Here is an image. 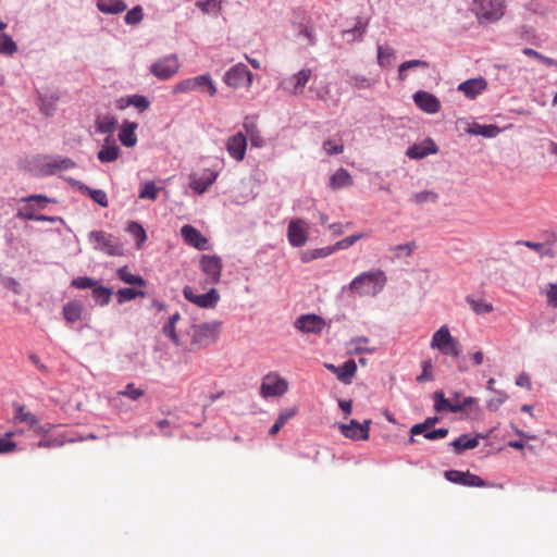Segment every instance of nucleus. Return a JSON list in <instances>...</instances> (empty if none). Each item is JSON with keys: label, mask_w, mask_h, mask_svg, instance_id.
Instances as JSON below:
<instances>
[{"label": "nucleus", "mask_w": 557, "mask_h": 557, "mask_svg": "<svg viewBox=\"0 0 557 557\" xmlns=\"http://www.w3.org/2000/svg\"><path fill=\"white\" fill-rule=\"evenodd\" d=\"M327 367L333 372H335L337 375V379L345 384L350 383L351 377L354 376V374L357 371V364H356L355 360H352V359L345 361L343 363V366H341V367H335L333 364H330Z\"/></svg>", "instance_id": "obj_27"}, {"label": "nucleus", "mask_w": 557, "mask_h": 557, "mask_svg": "<svg viewBox=\"0 0 557 557\" xmlns=\"http://www.w3.org/2000/svg\"><path fill=\"white\" fill-rule=\"evenodd\" d=\"M487 84L486 81L482 77L468 79L458 86V90L463 92L466 97L470 99H474L478 95H480L485 88Z\"/></svg>", "instance_id": "obj_24"}, {"label": "nucleus", "mask_w": 557, "mask_h": 557, "mask_svg": "<svg viewBox=\"0 0 557 557\" xmlns=\"http://www.w3.org/2000/svg\"><path fill=\"white\" fill-rule=\"evenodd\" d=\"M196 7L199 8L203 13L218 14L221 10V1L219 0H203L197 1Z\"/></svg>", "instance_id": "obj_50"}, {"label": "nucleus", "mask_w": 557, "mask_h": 557, "mask_svg": "<svg viewBox=\"0 0 557 557\" xmlns=\"http://www.w3.org/2000/svg\"><path fill=\"white\" fill-rule=\"evenodd\" d=\"M143 17L144 13L141 7L136 5L125 14L124 22L127 25H136L141 22Z\"/></svg>", "instance_id": "obj_53"}, {"label": "nucleus", "mask_w": 557, "mask_h": 557, "mask_svg": "<svg viewBox=\"0 0 557 557\" xmlns=\"http://www.w3.org/2000/svg\"><path fill=\"white\" fill-rule=\"evenodd\" d=\"M207 87L208 94L213 97L216 94V87L209 74H202L196 77L186 78L178 82L173 87V94L189 92L196 89Z\"/></svg>", "instance_id": "obj_7"}, {"label": "nucleus", "mask_w": 557, "mask_h": 557, "mask_svg": "<svg viewBox=\"0 0 557 557\" xmlns=\"http://www.w3.org/2000/svg\"><path fill=\"white\" fill-rule=\"evenodd\" d=\"M334 251H335L334 246L308 250V251L302 252L301 260H302V262H310L315 259L325 258V257L332 255Z\"/></svg>", "instance_id": "obj_39"}, {"label": "nucleus", "mask_w": 557, "mask_h": 557, "mask_svg": "<svg viewBox=\"0 0 557 557\" xmlns=\"http://www.w3.org/2000/svg\"><path fill=\"white\" fill-rule=\"evenodd\" d=\"M416 248L417 244L412 240L410 243L392 246L389 247V251L394 253L395 258H400L401 256L410 257Z\"/></svg>", "instance_id": "obj_46"}, {"label": "nucleus", "mask_w": 557, "mask_h": 557, "mask_svg": "<svg viewBox=\"0 0 557 557\" xmlns=\"http://www.w3.org/2000/svg\"><path fill=\"white\" fill-rule=\"evenodd\" d=\"M97 284L98 281L89 276H77L71 282V286L77 289L90 288L92 290Z\"/></svg>", "instance_id": "obj_51"}, {"label": "nucleus", "mask_w": 557, "mask_h": 557, "mask_svg": "<svg viewBox=\"0 0 557 557\" xmlns=\"http://www.w3.org/2000/svg\"><path fill=\"white\" fill-rule=\"evenodd\" d=\"M369 422L370 420H363V422L347 420V422L335 423L334 428H337L347 438L362 441L369 437Z\"/></svg>", "instance_id": "obj_11"}, {"label": "nucleus", "mask_w": 557, "mask_h": 557, "mask_svg": "<svg viewBox=\"0 0 557 557\" xmlns=\"http://www.w3.org/2000/svg\"><path fill=\"white\" fill-rule=\"evenodd\" d=\"M360 238H362V234H354V235L347 236L344 239L338 240L335 245H333L334 249L335 250L347 249L348 247L356 244Z\"/></svg>", "instance_id": "obj_60"}, {"label": "nucleus", "mask_w": 557, "mask_h": 557, "mask_svg": "<svg viewBox=\"0 0 557 557\" xmlns=\"http://www.w3.org/2000/svg\"><path fill=\"white\" fill-rule=\"evenodd\" d=\"M138 124L136 122L125 121L121 126L119 139L127 148L134 147L137 144V136L135 131Z\"/></svg>", "instance_id": "obj_26"}, {"label": "nucleus", "mask_w": 557, "mask_h": 557, "mask_svg": "<svg viewBox=\"0 0 557 557\" xmlns=\"http://www.w3.org/2000/svg\"><path fill=\"white\" fill-rule=\"evenodd\" d=\"M35 206L33 203H28L24 208L18 209L16 213V218L26 220V221H35L36 213H35Z\"/></svg>", "instance_id": "obj_58"}, {"label": "nucleus", "mask_w": 557, "mask_h": 557, "mask_svg": "<svg viewBox=\"0 0 557 557\" xmlns=\"http://www.w3.org/2000/svg\"><path fill=\"white\" fill-rule=\"evenodd\" d=\"M120 152L119 146L112 140L111 136H108L104 140V145L98 151L97 158L102 163L113 162L119 158Z\"/></svg>", "instance_id": "obj_25"}, {"label": "nucleus", "mask_w": 557, "mask_h": 557, "mask_svg": "<svg viewBox=\"0 0 557 557\" xmlns=\"http://www.w3.org/2000/svg\"><path fill=\"white\" fill-rule=\"evenodd\" d=\"M17 51V45L5 33L0 32V54L12 55Z\"/></svg>", "instance_id": "obj_42"}, {"label": "nucleus", "mask_w": 557, "mask_h": 557, "mask_svg": "<svg viewBox=\"0 0 557 557\" xmlns=\"http://www.w3.org/2000/svg\"><path fill=\"white\" fill-rule=\"evenodd\" d=\"M416 106L429 114H435L441 110V101L433 94L428 91H417L413 95Z\"/></svg>", "instance_id": "obj_18"}, {"label": "nucleus", "mask_w": 557, "mask_h": 557, "mask_svg": "<svg viewBox=\"0 0 557 557\" xmlns=\"http://www.w3.org/2000/svg\"><path fill=\"white\" fill-rule=\"evenodd\" d=\"M180 61L176 54H168L153 62L149 71L160 81H168L173 77L180 70Z\"/></svg>", "instance_id": "obj_8"}, {"label": "nucleus", "mask_w": 557, "mask_h": 557, "mask_svg": "<svg viewBox=\"0 0 557 557\" xmlns=\"http://www.w3.org/2000/svg\"><path fill=\"white\" fill-rule=\"evenodd\" d=\"M126 231L137 239V247L141 248L143 244L147 239V234L143 225L136 221H132L128 223Z\"/></svg>", "instance_id": "obj_40"}, {"label": "nucleus", "mask_w": 557, "mask_h": 557, "mask_svg": "<svg viewBox=\"0 0 557 557\" xmlns=\"http://www.w3.org/2000/svg\"><path fill=\"white\" fill-rule=\"evenodd\" d=\"M394 51L389 47H377V62L380 65L384 66L389 63V59L393 57Z\"/></svg>", "instance_id": "obj_57"}, {"label": "nucleus", "mask_w": 557, "mask_h": 557, "mask_svg": "<svg viewBox=\"0 0 557 557\" xmlns=\"http://www.w3.org/2000/svg\"><path fill=\"white\" fill-rule=\"evenodd\" d=\"M432 362L431 360H425L422 362V373L417 376V381L420 383L433 381V375L431 373Z\"/></svg>", "instance_id": "obj_62"}, {"label": "nucleus", "mask_w": 557, "mask_h": 557, "mask_svg": "<svg viewBox=\"0 0 557 557\" xmlns=\"http://www.w3.org/2000/svg\"><path fill=\"white\" fill-rule=\"evenodd\" d=\"M386 281V275L382 270L362 272L349 283L347 288L361 296L376 295L383 289Z\"/></svg>", "instance_id": "obj_2"}, {"label": "nucleus", "mask_w": 557, "mask_h": 557, "mask_svg": "<svg viewBox=\"0 0 557 557\" xmlns=\"http://www.w3.org/2000/svg\"><path fill=\"white\" fill-rule=\"evenodd\" d=\"M97 8L104 14H119L127 9L124 0H98Z\"/></svg>", "instance_id": "obj_30"}, {"label": "nucleus", "mask_w": 557, "mask_h": 557, "mask_svg": "<svg viewBox=\"0 0 557 557\" xmlns=\"http://www.w3.org/2000/svg\"><path fill=\"white\" fill-rule=\"evenodd\" d=\"M184 297L200 308H214L220 299V295L215 288H211L208 293L196 295L190 286L183 289Z\"/></svg>", "instance_id": "obj_13"}, {"label": "nucleus", "mask_w": 557, "mask_h": 557, "mask_svg": "<svg viewBox=\"0 0 557 557\" xmlns=\"http://www.w3.org/2000/svg\"><path fill=\"white\" fill-rule=\"evenodd\" d=\"M40 104L39 109L40 112L44 113L46 116H51L55 112V103L52 99L44 98L42 96L39 97Z\"/></svg>", "instance_id": "obj_59"}, {"label": "nucleus", "mask_w": 557, "mask_h": 557, "mask_svg": "<svg viewBox=\"0 0 557 557\" xmlns=\"http://www.w3.org/2000/svg\"><path fill=\"white\" fill-rule=\"evenodd\" d=\"M84 306L79 300H72L64 305L62 313L69 323L77 322L82 318Z\"/></svg>", "instance_id": "obj_31"}, {"label": "nucleus", "mask_w": 557, "mask_h": 557, "mask_svg": "<svg viewBox=\"0 0 557 557\" xmlns=\"http://www.w3.org/2000/svg\"><path fill=\"white\" fill-rule=\"evenodd\" d=\"M181 235L188 245L199 250L207 249L208 239L196 227L186 224L181 228Z\"/></svg>", "instance_id": "obj_20"}, {"label": "nucleus", "mask_w": 557, "mask_h": 557, "mask_svg": "<svg viewBox=\"0 0 557 557\" xmlns=\"http://www.w3.org/2000/svg\"><path fill=\"white\" fill-rule=\"evenodd\" d=\"M2 286L16 295H20L22 292L21 284L11 276H2L0 278Z\"/></svg>", "instance_id": "obj_56"}, {"label": "nucleus", "mask_w": 557, "mask_h": 557, "mask_svg": "<svg viewBox=\"0 0 557 557\" xmlns=\"http://www.w3.org/2000/svg\"><path fill=\"white\" fill-rule=\"evenodd\" d=\"M145 296H146V293L144 290L135 289L132 287L120 288L116 292V298H117L119 304H123V302L133 300L136 297H145Z\"/></svg>", "instance_id": "obj_41"}, {"label": "nucleus", "mask_w": 557, "mask_h": 557, "mask_svg": "<svg viewBox=\"0 0 557 557\" xmlns=\"http://www.w3.org/2000/svg\"><path fill=\"white\" fill-rule=\"evenodd\" d=\"M244 128L249 136L251 146L260 148L264 146V139L253 122H244Z\"/></svg>", "instance_id": "obj_36"}, {"label": "nucleus", "mask_w": 557, "mask_h": 557, "mask_svg": "<svg viewBox=\"0 0 557 557\" xmlns=\"http://www.w3.org/2000/svg\"><path fill=\"white\" fill-rule=\"evenodd\" d=\"M67 182L73 186L76 187L78 190H81L84 194H87L99 206L107 208L109 206L108 196L104 190L102 189H92L85 185L84 183L74 180L69 178Z\"/></svg>", "instance_id": "obj_21"}, {"label": "nucleus", "mask_w": 557, "mask_h": 557, "mask_svg": "<svg viewBox=\"0 0 557 557\" xmlns=\"http://www.w3.org/2000/svg\"><path fill=\"white\" fill-rule=\"evenodd\" d=\"M158 193L159 188L156 186L153 182H146L139 191V198L156 200L158 197Z\"/></svg>", "instance_id": "obj_52"}, {"label": "nucleus", "mask_w": 557, "mask_h": 557, "mask_svg": "<svg viewBox=\"0 0 557 557\" xmlns=\"http://www.w3.org/2000/svg\"><path fill=\"white\" fill-rule=\"evenodd\" d=\"M323 149L329 156L333 154H339L344 151V145L343 144H334L332 139H326L323 143Z\"/></svg>", "instance_id": "obj_63"}, {"label": "nucleus", "mask_w": 557, "mask_h": 557, "mask_svg": "<svg viewBox=\"0 0 557 557\" xmlns=\"http://www.w3.org/2000/svg\"><path fill=\"white\" fill-rule=\"evenodd\" d=\"M445 478L456 484L472 486V487H485L488 484L481 479L479 475L470 473L469 471L449 470L445 472Z\"/></svg>", "instance_id": "obj_15"}, {"label": "nucleus", "mask_w": 557, "mask_h": 557, "mask_svg": "<svg viewBox=\"0 0 557 557\" xmlns=\"http://www.w3.org/2000/svg\"><path fill=\"white\" fill-rule=\"evenodd\" d=\"M117 277L129 285L146 286L147 282L140 275L133 274L128 271L127 267H122L117 270Z\"/></svg>", "instance_id": "obj_37"}, {"label": "nucleus", "mask_w": 557, "mask_h": 557, "mask_svg": "<svg viewBox=\"0 0 557 557\" xmlns=\"http://www.w3.org/2000/svg\"><path fill=\"white\" fill-rule=\"evenodd\" d=\"M91 294L96 304L101 307H104L111 300L112 289L97 284L95 288L91 290Z\"/></svg>", "instance_id": "obj_38"}, {"label": "nucleus", "mask_w": 557, "mask_h": 557, "mask_svg": "<svg viewBox=\"0 0 557 557\" xmlns=\"http://www.w3.org/2000/svg\"><path fill=\"white\" fill-rule=\"evenodd\" d=\"M22 201L27 203H35V209H45L48 203L57 202L55 199L49 198L45 195H29L27 197L22 198Z\"/></svg>", "instance_id": "obj_47"}, {"label": "nucleus", "mask_w": 557, "mask_h": 557, "mask_svg": "<svg viewBox=\"0 0 557 557\" xmlns=\"http://www.w3.org/2000/svg\"><path fill=\"white\" fill-rule=\"evenodd\" d=\"M370 23L369 16H357L354 18V24L342 32V36L346 38L347 42L352 44L362 41Z\"/></svg>", "instance_id": "obj_16"}, {"label": "nucleus", "mask_w": 557, "mask_h": 557, "mask_svg": "<svg viewBox=\"0 0 557 557\" xmlns=\"http://www.w3.org/2000/svg\"><path fill=\"white\" fill-rule=\"evenodd\" d=\"M494 393L495 396L488 399L486 404L490 412H495L499 408V406L503 405L507 399V395L504 392L495 391Z\"/></svg>", "instance_id": "obj_54"}, {"label": "nucleus", "mask_w": 557, "mask_h": 557, "mask_svg": "<svg viewBox=\"0 0 557 557\" xmlns=\"http://www.w3.org/2000/svg\"><path fill=\"white\" fill-rule=\"evenodd\" d=\"M438 150L436 144L428 138L423 144H416L410 146L407 151L406 156L413 160H420L429 154L436 153Z\"/></svg>", "instance_id": "obj_22"}, {"label": "nucleus", "mask_w": 557, "mask_h": 557, "mask_svg": "<svg viewBox=\"0 0 557 557\" xmlns=\"http://www.w3.org/2000/svg\"><path fill=\"white\" fill-rule=\"evenodd\" d=\"M453 336L446 325L440 327L433 335L431 341V347L443 350L449 342H451Z\"/></svg>", "instance_id": "obj_33"}, {"label": "nucleus", "mask_w": 557, "mask_h": 557, "mask_svg": "<svg viewBox=\"0 0 557 557\" xmlns=\"http://www.w3.org/2000/svg\"><path fill=\"white\" fill-rule=\"evenodd\" d=\"M466 300L476 314L490 313L494 309L492 304L486 302L483 299H475L472 296H468Z\"/></svg>", "instance_id": "obj_44"}, {"label": "nucleus", "mask_w": 557, "mask_h": 557, "mask_svg": "<svg viewBox=\"0 0 557 557\" xmlns=\"http://www.w3.org/2000/svg\"><path fill=\"white\" fill-rule=\"evenodd\" d=\"M352 185V177L349 172L341 168L330 178V186L334 189L347 187Z\"/></svg>", "instance_id": "obj_32"}, {"label": "nucleus", "mask_w": 557, "mask_h": 557, "mask_svg": "<svg viewBox=\"0 0 557 557\" xmlns=\"http://www.w3.org/2000/svg\"><path fill=\"white\" fill-rule=\"evenodd\" d=\"M309 224L302 219H293L287 227V237L293 247H302L308 240Z\"/></svg>", "instance_id": "obj_12"}, {"label": "nucleus", "mask_w": 557, "mask_h": 557, "mask_svg": "<svg viewBox=\"0 0 557 557\" xmlns=\"http://www.w3.org/2000/svg\"><path fill=\"white\" fill-rule=\"evenodd\" d=\"M126 106H133L137 108L139 111L147 110L150 106V102L147 97L141 95H133L126 97V99H121L119 108L124 109Z\"/></svg>", "instance_id": "obj_35"}, {"label": "nucleus", "mask_w": 557, "mask_h": 557, "mask_svg": "<svg viewBox=\"0 0 557 557\" xmlns=\"http://www.w3.org/2000/svg\"><path fill=\"white\" fill-rule=\"evenodd\" d=\"M89 242L94 245V249L101 251L108 256H122L123 245L117 237L104 231H91L88 234Z\"/></svg>", "instance_id": "obj_5"}, {"label": "nucleus", "mask_w": 557, "mask_h": 557, "mask_svg": "<svg viewBox=\"0 0 557 557\" xmlns=\"http://www.w3.org/2000/svg\"><path fill=\"white\" fill-rule=\"evenodd\" d=\"M288 389V382L281 377L276 372L268 373L262 377L260 385V395L263 398L280 397Z\"/></svg>", "instance_id": "obj_9"}, {"label": "nucleus", "mask_w": 557, "mask_h": 557, "mask_svg": "<svg viewBox=\"0 0 557 557\" xmlns=\"http://www.w3.org/2000/svg\"><path fill=\"white\" fill-rule=\"evenodd\" d=\"M252 73L244 63H237L228 69L224 75V83L232 88L250 87Z\"/></svg>", "instance_id": "obj_10"}, {"label": "nucleus", "mask_w": 557, "mask_h": 557, "mask_svg": "<svg viewBox=\"0 0 557 557\" xmlns=\"http://www.w3.org/2000/svg\"><path fill=\"white\" fill-rule=\"evenodd\" d=\"M438 199V195L432 190H423V191H419V193H414L412 196H411V201H413L414 203L421 206L428 201H431L433 203H435Z\"/></svg>", "instance_id": "obj_48"}, {"label": "nucleus", "mask_w": 557, "mask_h": 557, "mask_svg": "<svg viewBox=\"0 0 557 557\" xmlns=\"http://www.w3.org/2000/svg\"><path fill=\"white\" fill-rule=\"evenodd\" d=\"M547 305L557 308V284L549 283L546 292Z\"/></svg>", "instance_id": "obj_64"}, {"label": "nucleus", "mask_w": 557, "mask_h": 557, "mask_svg": "<svg viewBox=\"0 0 557 557\" xmlns=\"http://www.w3.org/2000/svg\"><path fill=\"white\" fill-rule=\"evenodd\" d=\"M200 268L207 275L209 283L218 284L220 282L223 265L219 256L203 255L200 259Z\"/></svg>", "instance_id": "obj_14"}, {"label": "nucleus", "mask_w": 557, "mask_h": 557, "mask_svg": "<svg viewBox=\"0 0 557 557\" xmlns=\"http://www.w3.org/2000/svg\"><path fill=\"white\" fill-rule=\"evenodd\" d=\"M325 320L317 314H302L297 318L295 327L304 333L319 334L325 326Z\"/></svg>", "instance_id": "obj_17"}, {"label": "nucleus", "mask_w": 557, "mask_h": 557, "mask_svg": "<svg viewBox=\"0 0 557 557\" xmlns=\"http://www.w3.org/2000/svg\"><path fill=\"white\" fill-rule=\"evenodd\" d=\"M117 126V120L114 116H98L95 122L96 132L99 134H112Z\"/></svg>", "instance_id": "obj_34"}, {"label": "nucleus", "mask_w": 557, "mask_h": 557, "mask_svg": "<svg viewBox=\"0 0 557 557\" xmlns=\"http://www.w3.org/2000/svg\"><path fill=\"white\" fill-rule=\"evenodd\" d=\"M119 395L128 397L132 400H137L144 395V391L137 388L133 383H128L123 391L119 392Z\"/></svg>", "instance_id": "obj_55"}, {"label": "nucleus", "mask_w": 557, "mask_h": 557, "mask_svg": "<svg viewBox=\"0 0 557 557\" xmlns=\"http://www.w3.org/2000/svg\"><path fill=\"white\" fill-rule=\"evenodd\" d=\"M312 71L310 69H302L298 73L294 74L287 81L284 82L285 85L293 86V92L295 95L299 94L305 85L309 82L311 77Z\"/></svg>", "instance_id": "obj_28"}, {"label": "nucleus", "mask_w": 557, "mask_h": 557, "mask_svg": "<svg viewBox=\"0 0 557 557\" xmlns=\"http://www.w3.org/2000/svg\"><path fill=\"white\" fill-rule=\"evenodd\" d=\"M220 322H206L201 324H194L190 329V345L193 349L206 348L219 338Z\"/></svg>", "instance_id": "obj_4"}, {"label": "nucleus", "mask_w": 557, "mask_h": 557, "mask_svg": "<svg viewBox=\"0 0 557 557\" xmlns=\"http://www.w3.org/2000/svg\"><path fill=\"white\" fill-rule=\"evenodd\" d=\"M416 67L428 69L429 67V63L426 61H424V60H409V61L403 62L398 66V78H399V81L403 82V81L406 79L405 72L407 70L416 69Z\"/></svg>", "instance_id": "obj_45"}, {"label": "nucleus", "mask_w": 557, "mask_h": 557, "mask_svg": "<svg viewBox=\"0 0 557 557\" xmlns=\"http://www.w3.org/2000/svg\"><path fill=\"white\" fill-rule=\"evenodd\" d=\"M76 168V162L67 157L37 156L32 160V170L41 176L55 175L60 171Z\"/></svg>", "instance_id": "obj_3"}, {"label": "nucleus", "mask_w": 557, "mask_h": 557, "mask_svg": "<svg viewBox=\"0 0 557 557\" xmlns=\"http://www.w3.org/2000/svg\"><path fill=\"white\" fill-rule=\"evenodd\" d=\"M522 53L527 57L534 58L539 60L540 62L544 63L547 66H555L557 67V60L553 58H548L540 53L539 51L532 49V48H524L522 50Z\"/></svg>", "instance_id": "obj_49"}, {"label": "nucleus", "mask_w": 557, "mask_h": 557, "mask_svg": "<svg viewBox=\"0 0 557 557\" xmlns=\"http://www.w3.org/2000/svg\"><path fill=\"white\" fill-rule=\"evenodd\" d=\"M216 177V172L206 171V174L202 176L193 173L189 175V186L194 191L201 195L215 182Z\"/></svg>", "instance_id": "obj_23"}, {"label": "nucleus", "mask_w": 557, "mask_h": 557, "mask_svg": "<svg viewBox=\"0 0 557 557\" xmlns=\"http://www.w3.org/2000/svg\"><path fill=\"white\" fill-rule=\"evenodd\" d=\"M247 148V138L238 132L235 135L228 137L226 141V150L228 154L236 161H242L245 158Z\"/></svg>", "instance_id": "obj_19"}, {"label": "nucleus", "mask_w": 557, "mask_h": 557, "mask_svg": "<svg viewBox=\"0 0 557 557\" xmlns=\"http://www.w3.org/2000/svg\"><path fill=\"white\" fill-rule=\"evenodd\" d=\"M500 132L502 129L497 125H483L479 123H472L467 129V133L471 135L483 136L485 138H494L499 135Z\"/></svg>", "instance_id": "obj_29"}, {"label": "nucleus", "mask_w": 557, "mask_h": 557, "mask_svg": "<svg viewBox=\"0 0 557 557\" xmlns=\"http://www.w3.org/2000/svg\"><path fill=\"white\" fill-rule=\"evenodd\" d=\"M162 333L168 336L175 346H180L181 345V341H180V337L176 333V329H175V325L172 324V323H165L162 327Z\"/></svg>", "instance_id": "obj_61"}, {"label": "nucleus", "mask_w": 557, "mask_h": 557, "mask_svg": "<svg viewBox=\"0 0 557 557\" xmlns=\"http://www.w3.org/2000/svg\"><path fill=\"white\" fill-rule=\"evenodd\" d=\"M473 10L480 22L493 23L504 16L505 0H475Z\"/></svg>", "instance_id": "obj_6"}, {"label": "nucleus", "mask_w": 557, "mask_h": 557, "mask_svg": "<svg viewBox=\"0 0 557 557\" xmlns=\"http://www.w3.org/2000/svg\"><path fill=\"white\" fill-rule=\"evenodd\" d=\"M434 409L436 412L466 413L470 414L478 411L479 399L471 396H463L459 392H454L449 397H445L442 391H436L433 395Z\"/></svg>", "instance_id": "obj_1"}, {"label": "nucleus", "mask_w": 557, "mask_h": 557, "mask_svg": "<svg viewBox=\"0 0 557 557\" xmlns=\"http://www.w3.org/2000/svg\"><path fill=\"white\" fill-rule=\"evenodd\" d=\"M451 445L455 447L457 451L466 450V449H472L475 448L479 445L478 437H470L468 435H461L458 438H456Z\"/></svg>", "instance_id": "obj_43"}]
</instances>
